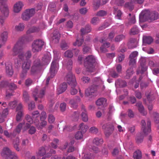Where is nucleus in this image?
<instances>
[{"instance_id":"nucleus-1","label":"nucleus","mask_w":159,"mask_h":159,"mask_svg":"<svg viewBox=\"0 0 159 159\" xmlns=\"http://www.w3.org/2000/svg\"><path fill=\"white\" fill-rule=\"evenodd\" d=\"M158 15V12L155 11L150 12L148 10H145L143 11L140 15L139 20L142 22H151L157 19Z\"/></svg>"},{"instance_id":"nucleus-2","label":"nucleus","mask_w":159,"mask_h":159,"mask_svg":"<svg viewBox=\"0 0 159 159\" xmlns=\"http://www.w3.org/2000/svg\"><path fill=\"white\" fill-rule=\"evenodd\" d=\"M23 43L21 40H19L14 46L13 48V55L15 56L19 54V58L22 60L24 59L25 55L23 52Z\"/></svg>"},{"instance_id":"nucleus-3","label":"nucleus","mask_w":159,"mask_h":159,"mask_svg":"<svg viewBox=\"0 0 159 159\" xmlns=\"http://www.w3.org/2000/svg\"><path fill=\"white\" fill-rule=\"evenodd\" d=\"M60 57V56L59 54L54 53V60L51 64L50 68L52 77L54 76L59 69L58 61Z\"/></svg>"},{"instance_id":"nucleus-4","label":"nucleus","mask_w":159,"mask_h":159,"mask_svg":"<svg viewBox=\"0 0 159 159\" xmlns=\"http://www.w3.org/2000/svg\"><path fill=\"white\" fill-rule=\"evenodd\" d=\"M95 62V58L93 55H89L85 58L84 64L87 71L92 72L93 71Z\"/></svg>"},{"instance_id":"nucleus-5","label":"nucleus","mask_w":159,"mask_h":159,"mask_svg":"<svg viewBox=\"0 0 159 159\" xmlns=\"http://www.w3.org/2000/svg\"><path fill=\"white\" fill-rule=\"evenodd\" d=\"M45 89L43 88L41 89L39 92L38 89L35 88L32 94L34 98V100L38 103H41L42 101V99L45 95Z\"/></svg>"},{"instance_id":"nucleus-6","label":"nucleus","mask_w":159,"mask_h":159,"mask_svg":"<svg viewBox=\"0 0 159 159\" xmlns=\"http://www.w3.org/2000/svg\"><path fill=\"white\" fill-rule=\"evenodd\" d=\"M44 42L42 39L35 40L32 44V50L33 52L40 51L44 44Z\"/></svg>"},{"instance_id":"nucleus-7","label":"nucleus","mask_w":159,"mask_h":159,"mask_svg":"<svg viewBox=\"0 0 159 159\" xmlns=\"http://www.w3.org/2000/svg\"><path fill=\"white\" fill-rule=\"evenodd\" d=\"M105 136L109 137L113 133L114 129V126L111 123L108 122L104 124L102 127Z\"/></svg>"},{"instance_id":"nucleus-8","label":"nucleus","mask_w":159,"mask_h":159,"mask_svg":"<svg viewBox=\"0 0 159 159\" xmlns=\"http://www.w3.org/2000/svg\"><path fill=\"white\" fill-rule=\"evenodd\" d=\"M141 130L143 131L144 134L148 135L151 132V122L150 120L147 121V124L144 120L141 121Z\"/></svg>"},{"instance_id":"nucleus-9","label":"nucleus","mask_w":159,"mask_h":159,"mask_svg":"<svg viewBox=\"0 0 159 159\" xmlns=\"http://www.w3.org/2000/svg\"><path fill=\"white\" fill-rule=\"evenodd\" d=\"M35 13V9L31 8L26 10L22 15V19L25 20H29Z\"/></svg>"},{"instance_id":"nucleus-10","label":"nucleus","mask_w":159,"mask_h":159,"mask_svg":"<svg viewBox=\"0 0 159 159\" xmlns=\"http://www.w3.org/2000/svg\"><path fill=\"white\" fill-rule=\"evenodd\" d=\"M7 0H0V9L4 16L7 17L9 14L7 5L6 4Z\"/></svg>"},{"instance_id":"nucleus-11","label":"nucleus","mask_w":159,"mask_h":159,"mask_svg":"<svg viewBox=\"0 0 159 159\" xmlns=\"http://www.w3.org/2000/svg\"><path fill=\"white\" fill-rule=\"evenodd\" d=\"M65 79L68 84L70 85L73 84L72 86L77 84L75 77L71 72H69L66 75Z\"/></svg>"},{"instance_id":"nucleus-12","label":"nucleus","mask_w":159,"mask_h":159,"mask_svg":"<svg viewBox=\"0 0 159 159\" xmlns=\"http://www.w3.org/2000/svg\"><path fill=\"white\" fill-rule=\"evenodd\" d=\"M81 111L82 112L81 116L82 120L85 122H87L88 120L87 112L85 107L83 105L81 107Z\"/></svg>"},{"instance_id":"nucleus-13","label":"nucleus","mask_w":159,"mask_h":159,"mask_svg":"<svg viewBox=\"0 0 159 159\" xmlns=\"http://www.w3.org/2000/svg\"><path fill=\"white\" fill-rule=\"evenodd\" d=\"M25 124V123H20L17 126L16 128L14 130L13 133H11V138H14L16 135L19 134L21 131L22 126Z\"/></svg>"},{"instance_id":"nucleus-14","label":"nucleus","mask_w":159,"mask_h":159,"mask_svg":"<svg viewBox=\"0 0 159 159\" xmlns=\"http://www.w3.org/2000/svg\"><path fill=\"white\" fill-rule=\"evenodd\" d=\"M96 91V87L95 86H92L87 89L85 91V95L87 96L93 95Z\"/></svg>"},{"instance_id":"nucleus-15","label":"nucleus","mask_w":159,"mask_h":159,"mask_svg":"<svg viewBox=\"0 0 159 159\" xmlns=\"http://www.w3.org/2000/svg\"><path fill=\"white\" fill-rule=\"evenodd\" d=\"M41 64L40 61L39 59L34 61V65L32 66L31 68V72L32 74H34L38 69V67L40 66Z\"/></svg>"},{"instance_id":"nucleus-16","label":"nucleus","mask_w":159,"mask_h":159,"mask_svg":"<svg viewBox=\"0 0 159 159\" xmlns=\"http://www.w3.org/2000/svg\"><path fill=\"white\" fill-rule=\"evenodd\" d=\"M6 73L7 75L9 77H11L13 75L14 71L11 64L6 65Z\"/></svg>"},{"instance_id":"nucleus-17","label":"nucleus","mask_w":159,"mask_h":159,"mask_svg":"<svg viewBox=\"0 0 159 159\" xmlns=\"http://www.w3.org/2000/svg\"><path fill=\"white\" fill-rule=\"evenodd\" d=\"M136 106L138 108L139 111L143 116H145L147 114V112L144 110V108L142 105V102H139L136 103Z\"/></svg>"},{"instance_id":"nucleus-18","label":"nucleus","mask_w":159,"mask_h":159,"mask_svg":"<svg viewBox=\"0 0 159 159\" xmlns=\"http://www.w3.org/2000/svg\"><path fill=\"white\" fill-rule=\"evenodd\" d=\"M67 88V85L65 83H63L61 84L57 89V93L58 94L62 93L65 92Z\"/></svg>"},{"instance_id":"nucleus-19","label":"nucleus","mask_w":159,"mask_h":159,"mask_svg":"<svg viewBox=\"0 0 159 159\" xmlns=\"http://www.w3.org/2000/svg\"><path fill=\"white\" fill-rule=\"evenodd\" d=\"M23 6V3L21 2H18L16 3L14 6V11L16 13L19 12L21 10Z\"/></svg>"},{"instance_id":"nucleus-20","label":"nucleus","mask_w":159,"mask_h":159,"mask_svg":"<svg viewBox=\"0 0 159 159\" xmlns=\"http://www.w3.org/2000/svg\"><path fill=\"white\" fill-rule=\"evenodd\" d=\"M8 109L7 108L3 110L2 114H0V122L2 123L4 121V118L6 117L8 114Z\"/></svg>"},{"instance_id":"nucleus-21","label":"nucleus","mask_w":159,"mask_h":159,"mask_svg":"<svg viewBox=\"0 0 159 159\" xmlns=\"http://www.w3.org/2000/svg\"><path fill=\"white\" fill-rule=\"evenodd\" d=\"M25 119L30 124H32L33 122V121L35 123L36 125H37L39 124V120L38 119H36L34 120L32 117H31V116L28 115H26Z\"/></svg>"},{"instance_id":"nucleus-22","label":"nucleus","mask_w":159,"mask_h":159,"mask_svg":"<svg viewBox=\"0 0 159 159\" xmlns=\"http://www.w3.org/2000/svg\"><path fill=\"white\" fill-rule=\"evenodd\" d=\"M60 38V35L59 33L57 31H54L52 37L53 41L55 43H58L59 41Z\"/></svg>"},{"instance_id":"nucleus-23","label":"nucleus","mask_w":159,"mask_h":159,"mask_svg":"<svg viewBox=\"0 0 159 159\" xmlns=\"http://www.w3.org/2000/svg\"><path fill=\"white\" fill-rule=\"evenodd\" d=\"M51 58L50 55L49 54L44 55L42 59L43 64H48Z\"/></svg>"},{"instance_id":"nucleus-24","label":"nucleus","mask_w":159,"mask_h":159,"mask_svg":"<svg viewBox=\"0 0 159 159\" xmlns=\"http://www.w3.org/2000/svg\"><path fill=\"white\" fill-rule=\"evenodd\" d=\"M91 28L90 26L89 25H86L85 27V29L82 28L80 30L82 34H87L91 32Z\"/></svg>"},{"instance_id":"nucleus-25","label":"nucleus","mask_w":159,"mask_h":159,"mask_svg":"<svg viewBox=\"0 0 159 159\" xmlns=\"http://www.w3.org/2000/svg\"><path fill=\"white\" fill-rule=\"evenodd\" d=\"M128 46L129 49L135 48L137 47V42L134 39H131L128 43Z\"/></svg>"},{"instance_id":"nucleus-26","label":"nucleus","mask_w":159,"mask_h":159,"mask_svg":"<svg viewBox=\"0 0 159 159\" xmlns=\"http://www.w3.org/2000/svg\"><path fill=\"white\" fill-rule=\"evenodd\" d=\"M143 41L144 44H150L153 41V39L149 36H143Z\"/></svg>"},{"instance_id":"nucleus-27","label":"nucleus","mask_w":159,"mask_h":159,"mask_svg":"<svg viewBox=\"0 0 159 159\" xmlns=\"http://www.w3.org/2000/svg\"><path fill=\"white\" fill-rule=\"evenodd\" d=\"M79 129L81 130L82 133L84 134L86 132L89 128V127L87 125L82 123L79 125Z\"/></svg>"},{"instance_id":"nucleus-28","label":"nucleus","mask_w":159,"mask_h":159,"mask_svg":"<svg viewBox=\"0 0 159 159\" xmlns=\"http://www.w3.org/2000/svg\"><path fill=\"white\" fill-rule=\"evenodd\" d=\"M107 99L104 98H99L96 102V104L98 106L103 105L104 106L106 103Z\"/></svg>"},{"instance_id":"nucleus-29","label":"nucleus","mask_w":159,"mask_h":159,"mask_svg":"<svg viewBox=\"0 0 159 159\" xmlns=\"http://www.w3.org/2000/svg\"><path fill=\"white\" fill-rule=\"evenodd\" d=\"M115 84L118 85L120 87L122 88L125 87L126 86L127 83L124 80L118 79L116 81Z\"/></svg>"},{"instance_id":"nucleus-30","label":"nucleus","mask_w":159,"mask_h":159,"mask_svg":"<svg viewBox=\"0 0 159 159\" xmlns=\"http://www.w3.org/2000/svg\"><path fill=\"white\" fill-rule=\"evenodd\" d=\"M13 152H11L8 148H5L3 149L1 155L2 156L6 155L7 157Z\"/></svg>"},{"instance_id":"nucleus-31","label":"nucleus","mask_w":159,"mask_h":159,"mask_svg":"<svg viewBox=\"0 0 159 159\" xmlns=\"http://www.w3.org/2000/svg\"><path fill=\"white\" fill-rule=\"evenodd\" d=\"M30 67V61H28L24 62L22 65V70L28 71Z\"/></svg>"},{"instance_id":"nucleus-32","label":"nucleus","mask_w":159,"mask_h":159,"mask_svg":"<svg viewBox=\"0 0 159 159\" xmlns=\"http://www.w3.org/2000/svg\"><path fill=\"white\" fill-rule=\"evenodd\" d=\"M133 157L134 159H141L142 157L141 151L139 150H137L134 153Z\"/></svg>"},{"instance_id":"nucleus-33","label":"nucleus","mask_w":159,"mask_h":159,"mask_svg":"<svg viewBox=\"0 0 159 159\" xmlns=\"http://www.w3.org/2000/svg\"><path fill=\"white\" fill-rule=\"evenodd\" d=\"M134 73L133 68L132 67L128 69L126 72L125 78L126 79H129L132 75Z\"/></svg>"},{"instance_id":"nucleus-34","label":"nucleus","mask_w":159,"mask_h":159,"mask_svg":"<svg viewBox=\"0 0 159 159\" xmlns=\"http://www.w3.org/2000/svg\"><path fill=\"white\" fill-rule=\"evenodd\" d=\"M7 33L6 32H4L1 35V40L4 44L7 41Z\"/></svg>"},{"instance_id":"nucleus-35","label":"nucleus","mask_w":159,"mask_h":159,"mask_svg":"<svg viewBox=\"0 0 159 159\" xmlns=\"http://www.w3.org/2000/svg\"><path fill=\"white\" fill-rule=\"evenodd\" d=\"M25 26L23 23H20L15 26V29L17 31H21L23 30Z\"/></svg>"},{"instance_id":"nucleus-36","label":"nucleus","mask_w":159,"mask_h":159,"mask_svg":"<svg viewBox=\"0 0 159 159\" xmlns=\"http://www.w3.org/2000/svg\"><path fill=\"white\" fill-rule=\"evenodd\" d=\"M93 144L97 145H100L103 143V140L102 139L98 138H95L93 140Z\"/></svg>"},{"instance_id":"nucleus-37","label":"nucleus","mask_w":159,"mask_h":159,"mask_svg":"<svg viewBox=\"0 0 159 159\" xmlns=\"http://www.w3.org/2000/svg\"><path fill=\"white\" fill-rule=\"evenodd\" d=\"M82 159H94V157L90 152L86 153L84 154Z\"/></svg>"},{"instance_id":"nucleus-38","label":"nucleus","mask_w":159,"mask_h":159,"mask_svg":"<svg viewBox=\"0 0 159 159\" xmlns=\"http://www.w3.org/2000/svg\"><path fill=\"white\" fill-rule=\"evenodd\" d=\"M39 30V29L36 27H32L30 28L27 31V34H30L31 33H33L38 32Z\"/></svg>"},{"instance_id":"nucleus-39","label":"nucleus","mask_w":159,"mask_h":159,"mask_svg":"<svg viewBox=\"0 0 159 159\" xmlns=\"http://www.w3.org/2000/svg\"><path fill=\"white\" fill-rule=\"evenodd\" d=\"M143 134L141 133L139 134L136 138V142L138 143H141L143 141Z\"/></svg>"},{"instance_id":"nucleus-40","label":"nucleus","mask_w":159,"mask_h":159,"mask_svg":"<svg viewBox=\"0 0 159 159\" xmlns=\"http://www.w3.org/2000/svg\"><path fill=\"white\" fill-rule=\"evenodd\" d=\"M46 153V150L44 147H41L39 149L37 154L40 156H43Z\"/></svg>"},{"instance_id":"nucleus-41","label":"nucleus","mask_w":159,"mask_h":159,"mask_svg":"<svg viewBox=\"0 0 159 159\" xmlns=\"http://www.w3.org/2000/svg\"><path fill=\"white\" fill-rule=\"evenodd\" d=\"M133 3L131 2H126L124 5V7L126 8H128L130 10H132L133 8Z\"/></svg>"},{"instance_id":"nucleus-42","label":"nucleus","mask_w":159,"mask_h":159,"mask_svg":"<svg viewBox=\"0 0 159 159\" xmlns=\"http://www.w3.org/2000/svg\"><path fill=\"white\" fill-rule=\"evenodd\" d=\"M139 29L136 26H134L132 28L130 31V34L131 35H134L138 33Z\"/></svg>"},{"instance_id":"nucleus-43","label":"nucleus","mask_w":159,"mask_h":159,"mask_svg":"<svg viewBox=\"0 0 159 159\" xmlns=\"http://www.w3.org/2000/svg\"><path fill=\"white\" fill-rule=\"evenodd\" d=\"M148 64L151 69H152V68L154 67H159V62H155L152 60H150L149 61Z\"/></svg>"},{"instance_id":"nucleus-44","label":"nucleus","mask_w":159,"mask_h":159,"mask_svg":"<svg viewBox=\"0 0 159 159\" xmlns=\"http://www.w3.org/2000/svg\"><path fill=\"white\" fill-rule=\"evenodd\" d=\"M64 55L66 57L71 58L73 55V52L71 50H67L65 52Z\"/></svg>"},{"instance_id":"nucleus-45","label":"nucleus","mask_w":159,"mask_h":159,"mask_svg":"<svg viewBox=\"0 0 159 159\" xmlns=\"http://www.w3.org/2000/svg\"><path fill=\"white\" fill-rule=\"evenodd\" d=\"M125 36L123 34L119 35L115 38V41L116 42H119L125 39Z\"/></svg>"},{"instance_id":"nucleus-46","label":"nucleus","mask_w":159,"mask_h":159,"mask_svg":"<svg viewBox=\"0 0 159 159\" xmlns=\"http://www.w3.org/2000/svg\"><path fill=\"white\" fill-rule=\"evenodd\" d=\"M84 39H77L76 40V41L75 42L73 43V45L74 46H81L84 42Z\"/></svg>"},{"instance_id":"nucleus-47","label":"nucleus","mask_w":159,"mask_h":159,"mask_svg":"<svg viewBox=\"0 0 159 159\" xmlns=\"http://www.w3.org/2000/svg\"><path fill=\"white\" fill-rule=\"evenodd\" d=\"M17 102L16 101H11L9 103L8 106L11 109H14L16 106Z\"/></svg>"},{"instance_id":"nucleus-48","label":"nucleus","mask_w":159,"mask_h":159,"mask_svg":"<svg viewBox=\"0 0 159 159\" xmlns=\"http://www.w3.org/2000/svg\"><path fill=\"white\" fill-rule=\"evenodd\" d=\"M23 115V112L21 111L17 112L16 115V119L17 121H19L21 120L22 117Z\"/></svg>"},{"instance_id":"nucleus-49","label":"nucleus","mask_w":159,"mask_h":159,"mask_svg":"<svg viewBox=\"0 0 159 159\" xmlns=\"http://www.w3.org/2000/svg\"><path fill=\"white\" fill-rule=\"evenodd\" d=\"M72 85H73V84L70 85L71 89L70 93L71 95H74L76 94L77 93L78 91L77 89L75 88L76 85H73V86H72Z\"/></svg>"},{"instance_id":"nucleus-50","label":"nucleus","mask_w":159,"mask_h":159,"mask_svg":"<svg viewBox=\"0 0 159 159\" xmlns=\"http://www.w3.org/2000/svg\"><path fill=\"white\" fill-rule=\"evenodd\" d=\"M83 134L81 131H78L76 133L75 138L77 140L81 139L83 138Z\"/></svg>"},{"instance_id":"nucleus-51","label":"nucleus","mask_w":159,"mask_h":159,"mask_svg":"<svg viewBox=\"0 0 159 159\" xmlns=\"http://www.w3.org/2000/svg\"><path fill=\"white\" fill-rule=\"evenodd\" d=\"M8 87L9 88V90L11 91H13L16 89L17 86L14 83H11L8 84Z\"/></svg>"},{"instance_id":"nucleus-52","label":"nucleus","mask_w":159,"mask_h":159,"mask_svg":"<svg viewBox=\"0 0 159 159\" xmlns=\"http://www.w3.org/2000/svg\"><path fill=\"white\" fill-rule=\"evenodd\" d=\"M107 14V12L105 11L100 10L97 13L96 15L98 16L102 17L106 16Z\"/></svg>"},{"instance_id":"nucleus-53","label":"nucleus","mask_w":159,"mask_h":159,"mask_svg":"<svg viewBox=\"0 0 159 159\" xmlns=\"http://www.w3.org/2000/svg\"><path fill=\"white\" fill-rule=\"evenodd\" d=\"M74 143V141H72L70 142V143L69 144V148L67 150V152H72L74 151V148L72 145Z\"/></svg>"},{"instance_id":"nucleus-54","label":"nucleus","mask_w":159,"mask_h":159,"mask_svg":"<svg viewBox=\"0 0 159 159\" xmlns=\"http://www.w3.org/2000/svg\"><path fill=\"white\" fill-rule=\"evenodd\" d=\"M60 47L61 49L63 50L67 49L68 47L67 44L65 41H62L61 42L60 44Z\"/></svg>"},{"instance_id":"nucleus-55","label":"nucleus","mask_w":159,"mask_h":159,"mask_svg":"<svg viewBox=\"0 0 159 159\" xmlns=\"http://www.w3.org/2000/svg\"><path fill=\"white\" fill-rule=\"evenodd\" d=\"M89 132L92 133L96 134L98 131V129L95 126L91 127L89 129Z\"/></svg>"},{"instance_id":"nucleus-56","label":"nucleus","mask_w":159,"mask_h":159,"mask_svg":"<svg viewBox=\"0 0 159 159\" xmlns=\"http://www.w3.org/2000/svg\"><path fill=\"white\" fill-rule=\"evenodd\" d=\"M19 143V139L18 138H16V142H14V148L17 151H20L19 148L18 147Z\"/></svg>"},{"instance_id":"nucleus-57","label":"nucleus","mask_w":159,"mask_h":159,"mask_svg":"<svg viewBox=\"0 0 159 159\" xmlns=\"http://www.w3.org/2000/svg\"><path fill=\"white\" fill-rule=\"evenodd\" d=\"M147 99L149 102H150L153 101L155 99V97L153 95L150 93L149 94L147 95L146 94Z\"/></svg>"},{"instance_id":"nucleus-58","label":"nucleus","mask_w":159,"mask_h":159,"mask_svg":"<svg viewBox=\"0 0 159 159\" xmlns=\"http://www.w3.org/2000/svg\"><path fill=\"white\" fill-rule=\"evenodd\" d=\"M7 159H18L16 154L14 152L7 157Z\"/></svg>"},{"instance_id":"nucleus-59","label":"nucleus","mask_w":159,"mask_h":159,"mask_svg":"<svg viewBox=\"0 0 159 159\" xmlns=\"http://www.w3.org/2000/svg\"><path fill=\"white\" fill-rule=\"evenodd\" d=\"M138 55V52L137 51L132 52L129 55V58H136Z\"/></svg>"},{"instance_id":"nucleus-60","label":"nucleus","mask_w":159,"mask_h":159,"mask_svg":"<svg viewBox=\"0 0 159 159\" xmlns=\"http://www.w3.org/2000/svg\"><path fill=\"white\" fill-rule=\"evenodd\" d=\"M99 21V19L98 17H95L92 18L91 20V23L94 25H96Z\"/></svg>"},{"instance_id":"nucleus-61","label":"nucleus","mask_w":159,"mask_h":159,"mask_svg":"<svg viewBox=\"0 0 159 159\" xmlns=\"http://www.w3.org/2000/svg\"><path fill=\"white\" fill-rule=\"evenodd\" d=\"M122 12L120 10H118L116 14V17L118 19H121V16L122 15Z\"/></svg>"},{"instance_id":"nucleus-62","label":"nucleus","mask_w":159,"mask_h":159,"mask_svg":"<svg viewBox=\"0 0 159 159\" xmlns=\"http://www.w3.org/2000/svg\"><path fill=\"white\" fill-rule=\"evenodd\" d=\"M39 112L37 111H34L32 114V117L33 119L34 118L36 119L37 118L39 117Z\"/></svg>"},{"instance_id":"nucleus-63","label":"nucleus","mask_w":159,"mask_h":159,"mask_svg":"<svg viewBox=\"0 0 159 159\" xmlns=\"http://www.w3.org/2000/svg\"><path fill=\"white\" fill-rule=\"evenodd\" d=\"M129 65L130 66H133L136 63V58H129Z\"/></svg>"},{"instance_id":"nucleus-64","label":"nucleus","mask_w":159,"mask_h":159,"mask_svg":"<svg viewBox=\"0 0 159 159\" xmlns=\"http://www.w3.org/2000/svg\"><path fill=\"white\" fill-rule=\"evenodd\" d=\"M55 120V118L54 116L52 115H49L48 117V121L49 123H52Z\"/></svg>"}]
</instances>
